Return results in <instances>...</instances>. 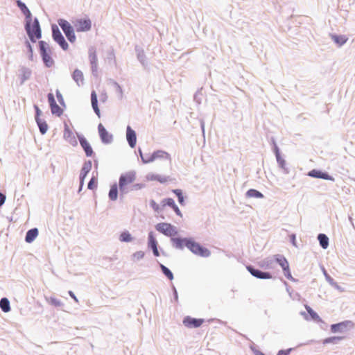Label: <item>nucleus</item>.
Masks as SVG:
<instances>
[{
	"mask_svg": "<svg viewBox=\"0 0 355 355\" xmlns=\"http://www.w3.org/2000/svg\"><path fill=\"white\" fill-rule=\"evenodd\" d=\"M155 230L163 234L164 236L170 237L171 242L172 239L178 238L175 236L178 234V228L168 223H159L155 225Z\"/></svg>",
	"mask_w": 355,
	"mask_h": 355,
	"instance_id": "nucleus-4",
	"label": "nucleus"
},
{
	"mask_svg": "<svg viewBox=\"0 0 355 355\" xmlns=\"http://www.w3.org/2000/svg\"><path fill=\"white\" fill-rule=\"evenodd\" d=\"M47 98H48V102L49 103L50 107H51L53 105H55V103H56L53 94L49 93L47 95Z\"/></svg>",
	"mask_w": 355,
	"mask_h": 355,
	"instance_id": "nucleus-58",
	"label": "nucleus"
},
{
	"mask_svg": "<svg viewBox=\"0 0 355 355\" xmlns=\"http://www.w3.org/2000/svg\"><path fill=\"white\" fill-rule=\"evenodd\" d=\"M163 206H168L171 208L175 206V200L171 198H166L162 200Z\"/></svg>",
	"mask_w": 355,
	"mask_h": 355,
	"instance_id": "nucleus-49",
	"label": "nucleus"
},
{
	"mask_svg": "<svg viewBox=\"0 0 355 355\" xmlns=\"http://www.w3.org/2000/svg\"><path fill=\"white\" fill-rule=\"evenodd\" d=\"M36 123L42 135H45L49 129V125L44 119L41 118L35 119Z\"/></svg>",
	"mask_w": 355,
	"mask_h": 355,
	"instance_id": "nucleus-31",
	"label": "nucleus"
},
{
	"mask_svg": "<svg viewBox=\"0 0 355 355\" xmlns=\"http://www.w3.org/2000/svg\"><path fill=\"white\" fill-rule=\"evenodd\" d=\"M98 180L94 176H92L87 184V189L93 190L97 187Z\"/></svg>",
	"mask_w": 355,
	"mask_h": 355,
	"instance_id": "nucleus-48",
	"label": "nucleus"
},
{
	"mask_svg": "<svg viewBox=\"0 0 355 355\" xmlns=\"http://www.w3.org/2000/svg\"><path fill=\"white\" fill-rule=\"evenodd\" d=\"M135 52L137 54V58L141 65L146 68L148 66L147 58L144 51L140 48L139 46H135Z\"/></svg>",
	"mask_w": 355,
	"mask_h": 355,
	"instance_id": "nucleus-22",
	"label": "nucleus"
},
{
	"mask_svg": "<svg viewBox=\"0 0 355 355\" xmlns=\"http://www.w3.org/2000/svg\"><path fill=\"white\" fill-rule=\"evenodd\" d=\"M120 198L122 199L127 193H128L130 191V187H125L122 185H118Z\"/></svg>",
	"mask_w": 355,
	"mask_h": 355,
	"instance_id": "nucleus-46",
	"label": "nucleus"
},
{
	"mask_svg": "<svg viewBox=\"0 0 355 355\" xmlns=\"http://www.w3.org/2000/svg\"><path fill=\"white\" fill-rule=\"evenodd\" d=\"M46 301L51 306L54 307H62L64 304L60 300L55 298L53 296L45 297Z\"/></svg>",
	"mask_w": 355,
	"mask_h": 355,
	"instance_id": "nucleus-35",
	"label": "nucleus"
},
{
	"mask_svg": "<svg viewBox=\"0 0 355 355\" xmlns=\"http://www.w3.org/2000/svg\"><path fill=\"white\" fill-rule=\"evenodd\" d=\"M106 59L110 64H116L115 54L112 48L107 51Z\"/></svg>",
	"mask_w": 355,
	"mask_h": 355,
	"instance_id": "nucleus-44",
	"label": "nucleus"
},
{
	"mask_svg": "<svg viewBox=\"0 0 355 355\" xmlns=\"http://www.w3.org/2000/svg\"><path fill=\"white\" fill-rule=\"evenodd\" d=\"M15 3L17 6L19 8L21 13L26 12L29 8L26 6V3H24L21 0H16Z\"/></svg>",
	"mask_w": 355,
	"mask_h": 355,
	"instance_id": "nucleus-51",
	"label": "nucleus"
},
{
	"mask_svg": "<svg viewBox=\"0 0 355 355\" xmlns=\"http://www.w3.org/2000/svg\"><path fill=\"white\" fill-rule=\"evenodd\" d=\"M277 162L279 167L282 169L284 174H288L290 173L289 168L286 166V161L282 157H277Z\"/></svg>",
	"mask_w": 355,
	"mask_h": 355,
	"instance_id": "nucleus-39",
	"label": "nucleus"
},
{
	"mask_svg": "<svg viewBox=\"0 0 355 355\" xmlns=\"http://www.w3.org/2000/svg\"><path fill=\"white\" fill-rule=\"evenodd\" d=\"M39 231L37 227H33L28 230L25 236V241L28 243H31L38 236Z\"/></svg>",
	"mask_w": 355,
	"mask_h": 355,
	"instance_id": "nucleus-24",
	"label": "nucleus"
},
{
	"mask_svg": "<svg viewBox=\"0 0 355 355\" xmlns=\"http://www.w3.org/2000/svg\"><path fill=\"white\" fill-rule=\"evenodd\" d=\"M290 242L293 246L297 247L296 235L295 234H291L289 235Z\"/></svg>",
	"mask_w": 355,
	"mask_h": 355,
	"instance_id": "nucleus-61",
	"label": "nucleus"
},
{
	"mask_svg": "<svg viewBox=\"0 0 355 355\" xmlns=\"http://www.w3.org/2000/svg\"><path fill=\"white\" fill-rule=\"evenodd\" d=\"M246 198H263V194L259 191L254 189H250L245 193Z\"/></svg>",
	"mask_w": 355,
	"mask_h": 355,
	"instance_id": "nucleus-36",
	"label": "nucleus"
},
{
	"mask_svg": "<svg viewBox=\"0 0 355 355\" xmlns=\"http://www.w3.org/2000/svg\"><path fill=\"white\" fill-rule=\"evenodd\" d=\"M52 114L55 115L57 116H60L62 113V109L56 103L50 107Z\"/></svg>",
	"mask_w": 355,
	"mask_h": 355,
	"instance_id": "nucleus-43",
	"label": "nucleus"
},
{
	"mask_svg": "<svg viewBox=\"0 0 355 355\" xmlns=\"http://www.w3.org/2000/svg\"><path fill=\"white\" fill-rule=\"evenodd\" d=\"M55 94H56V97H57L58 101L60 103V104L62 106L65 107L66 105H65V103L64 101L63 96H62V94L60 93V92L58 89H57Z\"/></svg>",
	"mask_w": 355,
	"mask_h": 355,
	"instance_id": "nucleus-54",
	"label": "nucleus"
},
{
	"mask_svg": "<svg viewBox=\"0 0 355 355\" xmlns=\"http://www.w3.org/2000/svg\"><path fill=\"white\" fill-rule=\"evenodd\" d=\"M24 17V23H26L27 26L29 25L30 21H32L33 20L32 13L30 11V10H27L26 12L22 13Z\"/></svg>",
	"mask_w": 355,
	"mask_h": 355,
	"instance_id": "nucleus-50",
	"label": "nucleus"
},
{
	"mask_svg": "<svg viewBox=\"0 0 355 355\" xmlns=\"http://www.w3.org/2000/svg\"><path fill=\"white\" fill-rule=\"evenodd\" d=\"M329 36H330L331 39L334 42V43L338 46H342L347 42V41L348 40L346 37V36L343 35H337V34H334V33H331L329 35Z\"/></svg>",
	"mask_w": 355,
	"mask_h": 355,
	"instance_id": "nucleus-26",
	"label": "nucleus"
},
{
	"mask_svg": "<svg viewBox=\"0 0 355 355\" xmlns=\"http://www.w3.org/2000/svg\"><path fill=\"white\" fill-rule=\"evenodd\" d=\"M119 195V187L116 183H114L111 185L109 191L108 197L110 200L115 201L117 200Z\"/></svg>",
	"mask_w": 355,
	"mask_h": 355,
	"instance_id": "nucleus-30",
	"label": "nucleus"
},
{
	"mask_svg": "<svg viewBox=\"0 0 355 355\" xmlns=\"http://www.w3.org/2000/svg\"><path fill=\"white\" fill-rule=\"evenodd\" d=\"M51 32L53 40L60 48L64 51L68 50L69 44L56 24L51 25Z\"/></svg>",
	"mask_w": 355,
	"mask_h": 355,
	"instance_id": "nucleus-6",
	"label": "nucleus"
},
{
	"mask_svg": "<svg viewBox=\"0 0 355 355\" xmlns=\"http://www.w3.org/2000/svg\"><path fill=\"white\" fill-rule=\"evenodd\" d=\"M324 275L325 277V279L327 282L335 289L339 291L340 292H344L345 288L341 287L327 273V272L323 269Z\"/></svg>",
	"mask_w": 355,
	"mask_h": 355,
	"instance_id": "nucleus-28",
	"label": "nucleus"
},
{
	"mask_svg": "<svg viewBox=\"0 0 355 355\" xmlns=\"http://www.w3.org/2000/svg\"><path fill=\"white\" fill-rule=\"evenodd\" d=\"M273 260L282 267V270L289 266L288 261L282 254L275 255Z\"/></svg>",
	"mask_w": 355,
	"mask_h": 355,
	"instance_id": "nucleus-29",
	"label": "nucleus"
},
{
	"mask_svg": "<svg viewBox=\"0 0 355 355\" xmlns=\"http://www.w3.org/2000/svg\"><path fill=\"white\" fill-rule=\"evenodd\" d=\"M158 243L155 237L153 232H150L148 236V248L153 251V254L155 257H159L160 253L158 250Z\"/></svg>",
	"mask_w": 355,
	"mask_h": 355,
	"instance_id": "nucleus-18",
	"label": "nucleus"
},
{
	"mask_svg": "<svg viewBox=\"0 0 355 355\" xmlns=\"http://www.w3.org/2000/svg\"><path fill=\"white\" fill-rule=\"evenodd\" d=\"M174 212L179 216L182 217V212L180 210L179 207H178V205L175 204V206L171 208Z\"/></svg>",
	"mask_w": 355,
	"mask_h": 355,
	"instance_id": "nucleus-64",
	"label": "nucleus"
},
{
	"mask_svg": "<svg viewBox=\"0 0 355 355\" xmlns=\"http://www.w3.org/2000/svg\"><path fill=\"white\" fill-rule=\"evenodd\" d=\"M149 205H150V207H152V209L155 211H156V212L159 211V209H160L159 206L154 200H150L149 202Z\"/></svg>",
	"mask_w": 355,
	"mask_h": 355,
	"instance_id": "nucleus-57",
	"label": "nucleus"
},
{
	"mask_svg": "<svg viewBox=\"0 0 355 355\" xmlns=\"http://www.w3.org/2000/svg\"><path fill=\"white\" fill-rule=\"evenodd\" d=\"M156 159L166 161L168 165H171V155L163 150H157L154 151L149 157V163L153 162Z\"/></svg>",
	"mask_w": 355,
	"mask_h": 355,
	"instance_id": "nucleus-8",
	"label": "nucleus"
},
{
	"mask_svg": "<svg viewBox=\"0 0 355 355\" xmlns=\"http://www.w3.org/2000/svg\"><path fill=\"white\" fill-rule=\"evenodd\" d=\"M318 240L320 245L323 249H327L329 246V238L325 234L320 233L318 235Z\"/></svg>",
	"mask_w": 355,
	"mask_h": 355,
	"instance_id": "nucleus-33",
	"label": "nucleus"
},
{
	"mask_svg": "<svg viewBox=\"0 0 355 355\" xmlns=\"http://www.w3.org/2000/svg\"><path fill=\"white\" fill-rule=\"evenodd\" d=\"M172 246L182 250L187 248L192 253L201 257H209L211 254L209 250L196 242L192 237H178L172 239Z\"/></svg>",
	"mask_w": 355,
	"mask_h": 355,
	"instance_id": "nucleus-1",
	"label": "nucleus"
},
{
	"mask_svg": "<svg viewBox=\"0 0 355 355\" xmlns=\"http://www.w3.org/2000/svg\"><path fill=\"white\" fill-rule=\"evenodd\" d=\"M173 193L178 198V202L181 205H184V198L183 196L182 191L180 189H175L173 190Z\"/></svg>",
	"mask_w": 355,
	"mask_h": 355,
	"instance_id": "nucleus-42",
	"label": "nucleus"
},
{
	"mask_svg": "<svg viewBox=\"0 0 355 355\" xmlns=\"http://www.w3.org/2000/svg\"><path fill=\"white\" fill-rule=\"evenodd\" d=\"M146 178L148 181H157L161 184H164L170 180L169 176H162L154 173H148Z\"/></svg>",
	"mask_w": 355,
	"mask_h": 355,
	"instance_id": "nucleus-23",
	"label": "nucleus"
},
{
	"mask_svg": "<svg viewBox=\"0 0 355 355\" xmlns=\"http://www.w3.org/2000/svg\"><path fill=\"white\" fill-rule=\"evenodd\" d=\"M34 110H35V119H40V116L42 114V110L40 109V107L37 105H34Z\"/></svg>",
	"mask_w": 355,
	"mask_h": 355,
	"instance_id": "nucleus-59",
	"label": "nucleus"
},
{
	"mask_svg": "<svg viewBox=\"0 0 355 355\" xmlns=\"http://www.w3.org/2000/svg\"><path fill=\"white\" fill-rule=\"evenodd\" d=\"M353 325V322L345 320L338 323L332 324L330 327V329L332 333H343L346 331L349 328H352Z\"/></svg>",
	"mask_w": 355,
	"mask_h": 355,
	"instance_id": "nucleus-10",
	"label": "nucleus"
},
{
	"mask_svg": "<svg viewBox=\"0 0 355 355\" xmlns=\"http://www.w3.org/2000/svg\"><path fill=\"white\" fill-rule=\"evenodd\" d=\"M306 310L310 316V319L315 322H322L319 315L309 306H305Z\"/></svg>",
	"mask_w": 355,
	"mask_h": 355,
	"instance_id": "nucleus-34",
	"label": "nucleus"
},
{
	"mask_svg": "<svg viewBox=\"0 0 355 355\" xmlns=\"http://www.w3.org/2000/svg\"><path fill=\"white\" fill-rule=\"evenodd\" d=\"M343 338L340 336H331L323 340V344H337L340 342Z\"/></svg>",
	"mask_w": 355,
	"mask_h": 355,
	"instance_id": "nucleus-41",
	"label": "nucleus"
},
{
	"mask_svg": "<svg viewBox=\"0 0 355 355\" xmlns=\"http://www.w3.org/2000/svg\"><path fill=\"white\" fill-rule=\"evenodd\" d=\"M77 32H86L91 29L92 21L89 18L78 19L75 24Z\"/></svg>",
	"mask_w": 355,
	"mask_h": 355,
	"instance_id": "nucleus-13",
	"label": "nucleus"
},
{
	"mask_svg": "<svg viewBox=\"0 0 355 355\" xmlns=\"http://www.w3.org/2000/svg\"><path fill=\"white\" fill-rule=\"evenodd\" d=\"M77 137L79 140L81 147L85 153V155L87 157H92L94 153L90 144L83 135L77 133Z\"/></svg>",
	"mask_w": 355,
	"mask_h": 355,
	"instance_id": "nucleus-14",
	"label": "nucleus"
},
{
	"mask_svg": "<svg viewBox=\"0 0 355 355\" xmlns=\"http://www.w3.org/2000/svg\"><path fill=\"white\" fill-rule=\"evenodd\" d=\"M98 130L99 137L103 144H110L113 141V136L109 133L102 123H99L98 125Z\"/></svg>",
	"mask_w": 355,
	"mask_h": 355,
	"instance_id": "nucleus-12",
	"label": "nucleus"
},
{
	"mask_svg": "<svg viewBox=\"0 0 355 355\" xmlns=\"http://www.w3.org/2000/svg\"><path fill=\"white\" fill-rule=\"evenodd\" d=\"M145 253L143 251H137L132 254V258L137 260L142 259L144 257Z\"/></svg>",
	"mask_w": 355,
	"mask_h": 355,
	"instance_id": "nucleus-55",
	"label": "nucleus"
},
{
	"mask_svg": "<svg viewBox=\"0 0 355 355\" xmlns=\"http://www.w3.org/2000/svg\"><path fill=\"white\" fill-rule=\"evenodd\" d=\"M204 319L195 318L191 316H186L183 319V324L188 328H198L200 327L204 322Z\"/></svg>",
	"mask_w": 355,
	"mask_h": 355,
	"instance_id": "nucleus-16",
	"label": "nucleus"
},
{
	"mask_svg": "<svg viewBox=\"0 0 355 355\" xmlns=\"http://www.w3.org/2000/svg\"><path fill=\"white\" fill-rule=\"evenodd\" d=\"M0 308L2 311L7 313L10 311V301L6 297L0 300Z\"/></svg>",
	"mask_w": 355,
	"mask_h": 355,
	"instance_id": "nucleus-38",
	"label": "nucleus"
},
{
	"mask_svg": "<svg viewBox=\"0 0 355 355\" xmlns=\"http://www.w3.org/2000/svg\"><path fill=\"white\" fill-rule=\"evenodd\" d=\"M58 24L62 28L69 42L73 43L76 39L73 26L64 19H59L58 20Z\"/></svg>",
	"mask_w": 355,
	"mask_h": 355,
	"instance_id": "nucleus-5",
	"label": "nucleus"
},
{
	"mask_svg": "<svg viewBox=\"0 0 355 355\" xmlns=\"http://www.w3.org/2000/svg\"><path fill=\"white\" fill-rule=\"evenodd\" d=\"M25 46H26L28 53V59L31 61H33V46L31 44L30 42L27 40L25 41Z\"/></svg>",
	"mask_w": 355,
	"mask_h": 355,
	"instance_id": "nucleus-47",
	"label": "nucleus"
},
{
	"mask_svg": "<svg viewBox=\"0 0 355 355\" xmlns=\"http://www.w3.org/2000/svg\"><path fill=\"white\" fill-rule=\"evenodd\" d=\"M272 143L273 144V151H274V153H275L276 159H277V157H279L282 156L281 153H280V150H279L278 146L277 145L276 141L274 138H272Z\"/></svg>",
	"mask_w": 355,
	"mask_h": 355,
	"instance_id": "nucleus-52",
	"label": "nucleus"
},
{
	"mask_svg": "<svg viewBox=\"0 0 355 355\" xmlns=\"http://www.w3.org/2000/svg\"><path fill=\"white\" fill-rule=\"evenodd\" d=\"M159 266L164 274V275L169 280H173L174 278L173 273L171 272V270L164 266V264L159 263Z\"/></svg>",
	"mask_w": 355,
	"mask_h": 355,
	"instance_id": "nucleus-37",
	"label": "nucleus"
},
{
	"mask_svg": "<svg viewBox=\"0 0 355 355\" xmlns=\"http://www.w3.org/2000/svg\"><path fill=\"white\" fill-rule=\"evenodd\" d=\"M135 178L136 174L135 171L122 173L119 179V184L128 187L129 184H131L135 180Z\"/></svg>",
	"mask_w": 355,
	"mask_h": 355,
	"instance_id": "nucleus-11",
	"label": "nucleus"
},
{
	"mask_svg": "<svg viewBox=\"0 0 355 355\" xmlns=\"http://www.w3.org/2000/svg\"><path fill=\"white\" fill-rule=\"evenodd\" d=\"M283 272H284V276L289 280L292 281V282H296L297 280L293 277L292 275H291V270H290V268L289 266L285 269L283 270Z\"/></svg>",
	"mask_w": 355,
	"mask_h": 355,
	"instance_id": "nucleus-53",
	"label": "nucleus"
},
{
	"mask_svg": "<svg viewBox=\"0 0 355 355\" xmlns=\"http://www.w3.org/2000/svg\"><path fill=\"white\" fill-rule=\"evenodd\" d=\"M92 167V162L91 160H87L83 163L79 175V181H85V179L91 171Z\"/></svg>",
	"mask_w": 355,
	"mask_h": 355,
	"instance_id": "nucleus-21",
	"label": "nucleus"
},
{
	"mask_svg": "<svg viewBox=\"0 0 355 355\" xmlns=\"http://www.w3.org/2000/svg\"><path fill=\"white\" fill-rule=\"evenodd\" d=\"M145 187L144 184L142 183H137L130 186V191H137Z\"/></svg>",
	"mask_w": 355,
	"mask_h": 355,
	"instance_id": "nucleus-56",
	"label": "nucleus"
},
{
	"mask_svg": "<svg viewBox=\"0 0 355 355\" xmlns=\"http://www.w3.org/2000/svg\"><path fill=\"white\" fill-rule=\"evenodd\" d=\"M171 288H172V291H173V293L174 300L175 302H178V294L177 289L174 285H172Z\"/></svg>",
	"mask_w": 355,
	"mask_h": 355,
	"instance_id": "nucleus-63",
	"label": "nucleus"
},
{
	"mask_svg": "<svg viewBox=\"0 0 355 355\" xmlns=\"http://www.w3.org/2000/svg\"><path fill=\"white\" fill-rule=\"evenodd\" d=\"M308 175L309 177H311V178H318V179H322V180H331V181H334L335 179L333 176H331V175H329L327 172L326 171H322L321 170H319V169H313L311 171H310L309 173H308Z\"/></svg>",
	"mask_w": 355,
	"mask_h": 355,
	"instance_id": "nucleus-15",
	"label": "nucleus"
},
{
	"mask_svg": "<svg viewBox=\"0 0 355 355\" xmlns=\"http://www.w3.org/2000/svg\"><path fill=\"white\" fill-rule=\"evenodd\" d=\"M259 265L264 269H272L274 268V260L272 258L268 257L261 260Z\"/></svg>",
	"mask_w": 355,
	"mask_h": 355,
	"instance_id": "nucleus-32",
	"label": "nucleus"
},
{
	"mask_svg": "<svg viewBox=\"0 0 355 355\" xmlns=\"http://www.w3.org/2000/svg\"><path fill=\"white\" fill-rule=\"evenodd\" d=\"M64 139L67 141L71 145L73 146H77L78 143L75 136L73 134V132L69 128V125L67 123H64Z\"/></svg>",
	"mask_w": 355,
	"mask_h": 355,
	"instance_id": "nucleus-19",
	"label": "nucleus"
},
{
	"mask_svg": "<svg viewBox=\"0 0 355 355\" xmlns=\"http://www.w3.org/2000/svg\"><path fill=\"white\" fill-rule=\"evenodd\" d=\"M18 71V77L20 80V85H23L26 81L31 78L32 70L27 67L20 66Z\"/></svg>",
	"mask_w": 355,
	"mask_h": 355,
	"instance_id": "nucleus-17",
	"label": "nucleus"
},
{
	"mask_svg": "<svg viewBox=\"0 0 355 355\" xmlns=\"http://www.w3.org/2000/svg\"><path fill=\"white\" fill-rule=\"evenodd\" d=\"M91 103H92V107L94 112L96 113V114L98 117H101V112H100V110H99V107L98 105V97H97V94L94 90H92V93H91Z\"/></svg>",
	"mask_w": 355,
	"mask_h": 355,
	"instance_id": "nucleus-27",
	"label": "nucleus"
},
{
	"mask_svg": "<svg viewBox=\"0 0 355 355\" xmlns=\"http://www.w3.org/2000/svg\"><path fill=\"white\" fill-rule=\"evenodd\" d=\"M72 78L78 85V86H81L84 85V75L83 73L78 69H76L72 73Z\"/></svg>",
	"mask_w": 355,
	"mask_h": 355,
	"instance_id": "nucleus-25",
	"label": "nucleus"
},
{
	"mask_svg": "<svg viewBox=\"0 0 355 355\" xmlns=\"http://www.w3.org/2000/svg\"><path fill=\"white\" fill-rule=\"evenodd\" d=\"M88 58L91 66L92 73L94 76H98V58L96 50L94 46H90L88 49Z\"/></svg>",
	"mask_w": 355,
	"mask_h": 355,
	"instance_id": "nucleus-7",
	"label": "nucleus"
},
{
	"mask_svg": "<svg viewBox=\"0 0 355 355\" xmlns=\"http://www.w3.org/2000/svg\"><path fill=\"white\" fill-rule=\"evenodd\" d=\"M126 139L130 148L135 147L137 144L136 132L130 125H128L126 128Z\"/></svg>",
	"mask_w": 355,
	"mask_h": 355,
	"instance_id": "nucleus-20",
	"label": "nucleus"
},
{
	"mask_svg": "<svg viewBox=\"0 0 355 355\" xmlns=\"http://www.w3.org/2000/svg\"><path fill=\"white\" fill-rule=\"evenodd\" d=\"M293 348H288L287 349H280L277 355H289L290 353L293 351Z\"/></svg>",
	"mask_w": 355,
	"mask_h": 355,
	"instance_id": "nucleus-60",
	"label": "nucleus"
},
{
	"mask_svg": "<svg viewBox=\"0 0 355 355\" xmlns=\"http://www.w3.org/2000/svg\"><path fill=\"white\" fill-rule=\"evenodd\" d=\"M38 48L44 66L47 68L52 67L54 65L55 62L51 57L53 52L49 44L44 40H40L38 42Z\"/></svg>",
	"mask_w": 355,
	"mask_h": 355,
	"instance_id": "nucleus-2",
	"label": "nucleus"
},
{
	"mask_svg": "<svg viewBox=\"0 0 355 355\" xmlns=\"http://www.w3.org/2000/svg\"><path fill=\"white\" fill-rule=\"evenodd\" d=\"M138 153H139V156L141 157L142 163L145 164H149V161H150L149 159L148 160H145L144 159V154L142 153V150H141V149L140 148H139V149H138Z\"/></svg>",
	"mask_w": 355,
	"mask_h": 355,
	"instance_id": "nucleus-62",
	"label": "nucleus"
},
{
	"mask_svg": "<svg viewBox=\"0 0 355 355\" xmlns=\"http://www.w3.org/2000/svg\"><path fill=\"white\" fill-rule=\"evenodd\" d=\"M248 271L254 277L260 279H269L272 278V274L270 272L263 271L254 268L252 265L246 266Z\"/></svg>",
	"mask_w": 355,
	"mask_h": 355,
	"instance_id": "nucleus-9",
	"label": "nucleus"
},
{
	"mask_svg": "<svg viewBox=\"0 0 355 355\" xmlns=\"http://www.w3.org/2000/svg\"><path fill=\"white\" fill-rule=\"evenodd\" d=\"M24 29L30 41L33 43L36 42L37 40H40L42 37V29L37 17H35L32 21H30L28 26L26 23H24Z\"/></svg>",
	"mask_w": 355,
	"mask_h": 355,
	"instance_id": "nucleus-3",
	"label": "nucleus"
},
{
	"mask_svg": "<svg viewBox=\"0 0 355 355\" xmlns=\"http://www.w3.org/2000/svg\"><path fill=\"white\" fill-rule=\"evenodd\" d=\"M132 239L133 237L132 236L131 234L127 230L122 232L119 236V241L121 242L128 243L132 241Z\"/></svg>",
	"mask_w": 355,
	"mask_h": 355,
	"instance_id": "nucleus-40",
	"label": "nucleus"
},
{
	"mask_svg": "<svg viewBox=\"0 0 355 355\" xmlns=\"http://www.w3.org/2000/svg\"><path fill=\"white\" fill-rule=\"evenodd\" d=\"M110 83L112 84L116 89V92L119 94V98H122L123 97V89L121 85L115 80L112 79H110Z\"/></svg>",
	"mask_w": 355,
	"mask_h": 355,
	"instance_id": "nucleus-45",
	"label": "nucleus"
}]
</instances>
